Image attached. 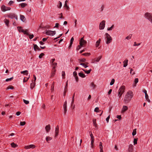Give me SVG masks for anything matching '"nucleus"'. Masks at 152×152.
<instances>
[{"label": "nucleus", "instance_id": "f257e3e1", "mask_svg": "<svg viewBox=\"0 0 152 152\" xmlns=\"http://www.w3.org/2000/svg\"><path fill=\"white\" fill-rule=\"evenodd\" d=\"M133 96V92L131 91H129L125 95L124 98V101L126 104L129 102Z\"/></svg>", "mask_w": 152, "mask_h": 152}, {"label": "nucleus", "instance_id": "f03ea898", "mask_svg": "<svg viewBox=\"0 0 152 152\" xmlns=\"http://www.w3.org/2000/svg\"><path fill=\"white\" fill-rule=\"evenodd\" d=\"M144 17L145 19L152 23V13L148 12H146L144 14Z\"/></svg>", "mask_w": 152, "mask_h": 152}, {"label": "nucleus", "instance_id": "7ed1b4c3", "mask_svg": "<svg viewBox=\"0 0 152 152\" xmlns=\"http://www.w3.org/2000/svg\"><path fill=\"white\" fill-rule=\"evenodd\" d=\"M105 39L106 43L108 44L111 42L112 38L108 34L106 33L105 35Z\"/></svg>", "mask_w": 152, "mask_h": 152}, {"label": "nucleus", "instance_id": "20e7f679", "mask_svg": "<svg viewBox=\"0 0 152 152\" xmlns=\"http://www.w3.org/2000/svg\"><path fill=\"white\" fill-rule=\"evenodd\" d=\"M87 41L84 40L83 38H82L80 41V45L81 47H84L87 44Z\"/></svg>", "mask_w": 152, "mask_h": 152}, {"label": "nucleus", "instance_id": "39448f33", "mask_svg": "<svg viewBox=\"0 0 152 152\" xmlns=\"http://www.w3.org/2000/svg\"><path fill=\"white\" fill-rule=\"evenodd\" d=\"M17 28L19 32H23L24 34L27 35H29V33L27 32V31H28V29H25L24 31L23 29H22V28L21 27H18Z\"/></svg>", "mask_w": 152, "mask_h": 152}, {"label": "nucleus", "instance_id": "423d86ee", "mask_svg": "<svg viewBox=\"0 0 152 152\" xmlns=\"http://www.w3.org/2000/svg\"><path fill=\"white\" fill-rule=\"evenodd\" d=\"M105 21L104 20H102L100 23L99 25V29L100 30L103 29L105 26Z\"/></svg>", "mask_w": 152, "mask_h": 152}, {"label": "nucleus", "instance_id": "0eeeda50", "mask_svg": "<svg viewBox=\"0 0 152 152\" xmlns=\"http://www.w3.org/2000/svg\"><path fill=\"white\" fill-rule=\"evenodd\" d=\"M45 34L47 35L53 36L56 34V31H52L51 30H48L46 31Z\"/></svg>", "mask_w": 152, "mask_h": 152}, {"label": "nucleus", "instance_id": "6e6552de", "mask_svg": "<svg viewBox=\"0 0 152 152\" xmlns=\"http://www.w3.org/2000/svg\"><path fill=\"white\" fill-rule=\"evenodd\" d=\"M1 10L3 12H5L7 10H10L11 9V8L10 7H7L4 5H3L1 7Z\"/></svg>", "mask_w": 152, "mask_h": 152}, {"label": "nucleus", "instance_id": "1a4fd4ad", "mask_svg": "<svg viewBox=\"0 0 152 152\" xmlns=\"http://www.w3.org/2000/svg\"><path fill=\"white\" fill-rule=\"evenodd\" d=\"M75 96V93H74L72 96V99L71 103V106L72 107V109H73L75 107V105L74 104V97Z\"/></svg>", "mask_w": 152, "mask_h": 152}, {"label": "nucleus", "instance_id": "9d476101", "mask_svg": "<svg viewBox=\"0 0 152 152\" xmlns=\"http://www.w3.org/2000/svg\"><path fill=\"white\" fill-rule=\"evenodd\" d=\"M125 87L124 86H122L119 89L118 91L122 94H123L125 91Z\"/></svg>", "mask_w": 152, "mask_h": 152}, {"label": "nucleus", "instance_id": "9b49d317", "mask_svg": "<svg viewBox=\"0 0 152 152\" xmlns=\"http://www.w3.org/2000/svg\"><path fill=\"white\" fill-rule=\"evenodd\" d=\"M102 58L101 56H99L96 59H93L92 60V63H94L95 62H98L100 59H101Z\"/></svg>", "mask_w": 152, "mask_h": 152}, {"label": "nucleus", "instance_id": "f8f14e48", "mask_svg": "<svg viewBox=\"0 0 152 152\" xmlns=\"http://www.w3.org/2000/svg\"><path fill=\"white\" fill-rule=\"evenodd\" d=\"M35 146L34 145H27V146H25V148L26 149H28L30 148H35Z\"/></svg>", "mask_w": 152, "mask_h": 152}, {"label": "nucleus", "instance_id": "ddd939ff", "mask_svg": "<svg viewBox=\"0 0 152 152\" xmlns=\"http://www.w3.org/2000/svg\"><path fill=\"white\" fill-rule=\"evenodd\" d=\"M59 133V127L58 126H57L55 128V137H56L58 136Z\"/></svg>", "mask_w": 152, "mask_h": 152}, {"label": "nucleus", "instance_id": "4468645a", "mask_svg": "<svg viewBox=\"0 0 152 152\" xmlns=\"http://www.w3.org/2000/svg\"><path fill=\"white\" fill-rule=\"evenodd\" d=\"M68 81L67 80L66 82V85L65 87L64 91V96H65L66 95V93L67 91V88L68 86Z\"/></svg>", "mask_w": 152, "mask_h": 152}, {"label": "nucleus", "instance_id": "2eb2a0df", "mask_svg": "<svg viewBox=\"0 0 152 152\" xmlns=\"http://www.w3.org/2000/svg\"><path fill=\"white\" fill-rule=\"evenodd\" d=\"M133 149V145L132 144L129 145L128 148L129 152H132Z\"/></svg>", "mask_w": 152, "mask_h": 152}, {"label": "nucleus", "instance_id": "dca6fc26", "mask_svg": "<svg viewBox=\"0 0 152 152\" xmlns=\"http://www.w3.org/2000/svg\"><path fill=\"white\" fill-rule=\"evenodd\" d=\"M16 15L14 13H9L8 15V17L9 18H10L11 19H13L15 18Z\"/></svg>", "mask_w": 152, "mask_h": 152}, {"label": "nucleus", "instance_id": "f3484780", "mask_svg": "<svg viewBox=\"0 0 152 152\" xmlns=\"http://www.w3.org/2000/svg\"><path fill=\"white\" fill-rule=\"evenodd\" d=\"M90 86L92 88V89H95L97 86L93 82H92L91 83Z\"/></svg>", "mask_w": 152, "mask_h": 152}, {"label": "nucleus", "instance_id": "a211bd4d", "mask_svg": "<svg viewBox=\"0 0 152 152\" xmlns=\"http://www.w3.org/2000/svg\"><path fill=\"white\" fill-rule=\"evenodd\" d=\"M56 70L55 69V67H53V69L52 70V73L51 74V77H52L54 76Z\"/></svg>", "mask_w": 152, "mask_h": 152}, {"label": "nucleus", "instance_id": "6ab92c4d", "mask_svg": "<svg viewBox=\"0 0 152 152\" xmlns=\"http://www.w3.org/2000/svg\"><path fill=\"white\" fill-rule=\"evenodd\" d=\"M45 129L47 132H48L50 129V126L49 124L46 126Z\"/></svg>", "mask_w": 152, "mask_h": 152}, {"label": "nucleus", "instance_id": "aec40b11", "mask_svg": "<svg viewBox=\"0 0 152 152\" xmlns=\"http://www.w3.org/2000/svg\"><path fill=\"white\" fill-rule=\"evenodd\" d=\"M128 109V107L126 106H124L122 110V113H124Z\"/></svg>", "mask_w": 152, "mask_h": 152}, {"label": "nucleus", "instance_id": "412c9836", "mask_svg": "<svg viewBox=\"0 0 152 152\" xmlns=\"http://www.w3.org/2000/svg\"><path fill=\"white\" fill-rule=\"evenodd\" d=\"M74 38H73V37H72L71 39V40H70V44H69V46L68 47V48H69V49H70L73 43V42L74 41Z\"/></svg>", "mask_w": 152, "mask_h": 152}, {"label": "nucleus", "instance_id": "4be33fe9", "mask_svg": "<svg viewBox=\"0 0 152 152\" xmlns=\"http://www.w3.org/2000/svg\"><path fill=\"white\" fill-rule=\"evenodd\" d=\"M20 19L23 22H24L26 20L25 16L24 15H20Z\"/></svg>", "mask_w": 152, "mask_h": 152}, {"label": "nucleus", "instance_id": "5701e85b", "mask_svg": "<svg viewBox=\"0 0 152 152\" xmlns=\"http://www.w3.org/2000/svg\"><path fill=\"white\" fill-rule=\"evenodd\" d=\"M128 62V60L127 59L125 60V61L123 62L124 67H126L127 66Z\"/></svg>", "mask_w": 152, "mask_h": 152}, {"label": "nucleus", "instance_id": "b1692460", "mask_svg": "<svg viewBox=\"0 0 152 152\" xmlns=\"http://www.w3.org/2000/svg\"><path fill=\"white\" fill-rule=\"evenodd\" d=\"M34 50L36 51L37 50H41L39 48V47L37 46V45L36 44H34Z\"/></svg>", "mask_w": 152, "mask_h": 152}, {"label": "nucleus", "instance_id": "393cba45", "mask_svg": "<svg viewBox=\"0 0 152 152\" xmlns=\"http://www.w3.org/2000/svg\"><path fill=\"white\" fill-rule=\"evenodd\" d=\"M91 147L92 148H93L94 145V137H91Z\"/></svg>", "mask_w": 152, "mask_h": 152}, {"label": "nucleus", "instance_id": "a878e982", "mask_svg": "<svg viewBox=\"0 0 152 152\" xmlns=\"http://www.w3.org/2000/svg\"><path fill=\"white\" fill-rule=\"evenodd\" d=\"M4 23H5L6 25H7V26H8V25L9 23V21L8 20L6 19H5L4 20Z\"/></svg>", "mask_w": 152, "mask_h": 152}, {"label": "nucleus", "instance_id": "bb28decb", "mask_svg": "<svg viewBox=\"0 0 152 152\" xmlns=\"http://www.w3.org/2000/svg\"><path fill=\"white\" fill-rule=\"evenodd\" d=\"M101 41V39H99L98 40H97L96 43V47H98L99 45V44L100 43Z\"/></svg>", "mask_w": 152, "mask_h": 152}, {"label": "nucleus", "instance_id": "cd10ccee", "mask_svg": "<svg viewBox=\"0 0 152 152\" xmlns=\"http://www.w3.org/2000/svg\"><path fill=\"white\" fill-rule=\"evenodd\" d=\"M138 82V79L137 78H135L134 80V87L136 86V84Z\"/></svg>", "mask_w": 152, "mask_h": 152}, {"label": "nucleus", "instance_id": "c85d7f7f", "mask_svg": "<svg viewBox=\"0 0 152 152\" xmlns=\"http://www.w3.org/2000/svg\"><path fill=\"white\" fill-rule=\"evenodd\" d=\"M145 98L146 100H147V101L148 102H150V100L149 99V98H148L149 96H148V94H145Z\"/></svg>", "mask_w": 152, "mask_h": 152}, {"label": "nucleus", "instance_id": "c756f323", "mask_svg": "<svg viewBox=\"0 0 152 152\" xmlns=\"http://www.w3.org/2000/svg\"><path fill=\"white\" fill-rule=\"evenodd\" d=\"M78 75L80 77L82 78H84L86 77V75L84 74L81 72L79 73Z\"/></svg>", "mask_w": 152, "mask_h": 152}, {"label": "nucleus", "instance_id": "7c9ffc66", "mask_svg": "<svg viewBox=\"0 0 152 152\" xmlns=\"http://www.w3.org/2000/svg\"><path fill=\"white\" fill-rule=\"evenodd\" d=\"M35 83L34 82V83H32L30 84V88L31 89H33L35 86Z\"/></svg>", "mask_w": 152, "mask_h": 152}, {"label": "nucleus", "instance_id": "2f4dec72", "mask_svg": "<svg viewBox=\"0 0 152 152\" xmlns=\"http://www.w3.org/2000/svg\"><path fill=\"white\" fill-rule=\"evenodd\" d=\"M83 70L86 73L88 74L90 73L91 71V69H90L88 71H87V70L84 69H83Z\"/></svg>", "mask_w": 152, "mask_h": 152}, {"label": "nucleus", "instance_id": "473e14b6", "mask_svg": "<svg viewBox=\"0 0 152 152\" xmlns=\"http://www.w3.org/2000/svg\"><path fill=\"white\" fill-rule=\"evenodd\" d=\"M19 5L22 8H23L26 7L27 5V4L26 3H22L20 4Z\"/></svg>", "mask_w": 152, "mask_h": 152}, {"label": "nucleus", "instance_id": "72a5a7b5", "mask_svg": "<svg viewBox=\"0 0 152 152\" xmlns=\"http://www.w3.org/2000/svg\"><path fill=\"white\" fill-rule=\"evenodd\" d=\"M52 139V138L49 137H47L46 138V140L47 142H48L49 141L51 140Z\"/></svg>", "mask_w": 152, "mask_h": 152}, {"label": "nucleus", "instance_id": "f704fd0d", "mask_svg": "<svg viewBox=\"0 0 152 152\" xmlns=\"http://www.w3.org/2000/svg\"><path fill=\"white\" fill-rule=\"evenodd\" d=\"M54 83L53 82L51 86V92H53L54 91Z\"/></svg>", "mask_w": 152, "mask_h": 152}, {"label": "nucleus", "instance_id": "c9c22d12", "mask_svg": "<svg viewBox=\"0 0 152 152\" xmlns=\"http://www.w3.org/2000/svg\"><path fill=\"white\" fill-rule=\"evenodd\" d=\"M30 77V76H29V77H24V78L23 80V82H26L29 79Z\"/></svg>", "mask_w": 152, "mask_h": 152}, {"label": "nucleus", "instance_id": "e433bc0d", "mask_svg": "<svg viewBox=\"0 0 152 152\" xmlns=\"http://www.w3.org/2000/svg\"><path fill=\"white\" fill-rule=\"evenodd\" d=\"M11 145L13 148H15L18 146L16 144H15L14 142L12 143L11 144Z\"/></svg>", "mask_w": 152, "mask_h": 152}, {"label": "nucleus", "instance_id": "4c0bfd02", "mask_svg": "<svg viewBox=\"0 0 152 152\" xmlns=\"http://www.w3.org/2000/svg\"><path fill=\"white\" fill-rule=\"evenodd\" d=\"M136 134V129H135L133 130V132L132 133V134L133 136H134Z\"/></svg>", "mask_w": 152, "mask_h": 152}, {"label": "nucleus", "instance_id": "58836bf2", "mask_svg": "<svg viewBox=\"0 0 152 152\" xmlns=\"http://www.w3.org/2000/svg\"><path fill=\"white\" fill-rule=\"evenodd\" d=\"M93 124H94V126H95V127H96V119H94L93 121Z\"/></svg>", "mask_w": 152, "mask_h": 152}, {"label": "nucleus", "instance_id": "ea45409f", "mask_svg": "<svg viewBox=\"0 0 152 152\" xmlns=\"http://www.w3.org/2000/svg\"><path fill=\"white\" fill-rule=\"evenodd\" d=\"M80 65H82L83 67L85 68H86L88 67V66L86 64L83 63H80Z\"/></svg>", "mask_w": 152, "mask_h": 152}, {"label": "nucleus", "instance_id": "a19ab883", "mask_svg": "<svg viewBox=\"0 0 152 152\" xmlns=\"http://www.w3.org/2000/svg\"><path fill=\"white\" fill-rule=\"evenodd\" d=\"M132 36V34H130L128 36L126 37V39H127L129 40L131 38Z\"/></svg>", "mask_w": 152, "mask_h": 152}, {"label": "nucleus", "instance_id": "79ce46f5", "mask_svg": "<svg viewBox=\"0 0 152 152\" xmlns=\"http://www.w3.org/2000/svg\"><path fill=\"white\" fill-rule=\"evenodd\" d=\"M115 82V80L114 79H112L110 83V85H113Z\"/></svg>", "mask_w": 152, "mask_h": 152}, {"label": "nucleus", "instance_id": "37998d69", "mask_svg": "<svg viewBox=\"0 0 152 152\" xmlns=\"http://www.w3.org/2000/svg\"><path fill=\"white\" fill-rule=\"evenodd\" d=\"M28 71L27 70H25L23 71H21L20 73L21 74H24L26 73V75H28Z\"/></svg>", "mask_w": 152, "mask_h": 152}, {"label": "nucleus", "instance_id": "c03bdc74", "mask_svg": "<svg viewBox=\"0 0 152 152\" xmlns=\"http://www.w3.org/2000/svg\"><path fill=\"white\" fill-rule=\"evenodd\" d=\"M79 60L80 61V62H84L86 61V60L85 58H82L81 59H79Z\"/></svg>", "mask_w": 152, "mask_h": 152}, {"label": "nucleus", "instance_id": "a18cd8bd", "mask_svg": "<svg viewBox=\"0 0 152 152\" xmlns=\"http://www.w3.org/2000/svg\"><path fill=\"white\" fill-rule=\"evenodd\" d=\"M137 138H134V144L135 145L137 144Z\"/></svg>", "mask_w": 152, "mask_h": 152}, {"label": "nucleus", "instance_id": "49530a36", "mask_svg": "<svg viewBox=\"0 0 152 152\" xmlns=\"http://www.w3.org/2000/svg\"><path fill=\"white\" fill-rule=\"evenodd\" d=\"M104 5H102L100 8L99 9L100 11L101 12L103 11L104 9Z\"/></svg>", "mask_w": 152, "mask_h": 152}, {"label": "nucleus", "instance_id": "de8ad7c7", "mask_svg": "<svg viewBox=\"0 0 152 152\" xmlns=\"http://www.w3.org/2000/svg\"><path fill=\"white\" fill-rule=\"evenodd\" d=\"M114 26V25H112V26L110 27L107 28V30L108 31H110V30H112Z\"/></svg>", "mask_w": 152, "mask_h": 152}, {"label": "nucleus", "instance_id": "09e8293b", "mask_svg": "<svg viewBox=\"0 0 152 152\" xmlns=\"http://www.w3.org/2000/svg\"><path fill=\"white\" fill-rule=\"evenodd\" d=\"M23 101L24 103L26 104H28L29 103V102L28 101L24 99H23Z\"/></svg>", "mask_w": 152, "mask_h": 152}, {"label": "nucleus", "instance_id": "8fccbe9b", "mask_svg": "<svg viewBox=\"0 0 152 152\" xmlns=\"http://www.w3.org/2000/svg\"><path fill=\"white\" fill-rule=\"evenodd\" d=\"M13 79V77H12L11 78H8L6 79V81L7 82H8L9 81H11Z\"/></svg>", "mask_w": 152, "mask_h": 152}, {"label": "nucleus", "instance_id": "3c124183", "mask_svg": "<svg viewBox=\"0 0 152 152\" xmlns=\"http://www.w3.org/2000/svg\"><path fill=\"white\" fill-rule=\"evenodd\" d=\"M99 148L100 150V152H103L102 145H99Z\"/></svg>", "mask_w": 152, "mask_h": 152}, {"label": "nucleus", "instance_id": "603ef678", "mask_svg": "<svg viewBox=\"0 0 152 152\" xmlns=\"http://www.w3.org/2000/svg\"><path fill=\"white\" fill-rule=\"evenodd\" d=\"M26 124V122L25 121H21L20 122V125L21 126H24Z\"/></svg>", "mask_w": 152, "mask_h": 152}, {"label": "nucleus", "instance_id": "864d4df0", "mask_svg": "<svg viewBox=\"0 0 152 152\" xmlns=\"http://www.w3.org/2000/svg\"><path fill=\"white\" fill-rule=\"evenodd\" d=\"M99 108L98 107H96L95 108L94 111L95 112L98 113L99 112Z\"/></svg>", "mask_w": 152, "mask_h": 152}, {"label": "nucleus", "instance_id": "5fc2aeb1", "mask_svg": "<svg viewBox=\"0 0 152 152\" xmlns=\"http://www.w3.org/2000/svg\"><path fill=\"white\" fill-rule=\"evenodd\" d=\"M140 45V43H138L137 44L136 43V42H134V44L133 45V46H138L139 45Z\"/></svg>", "mask_w": 152, "mask_h": 152}, {"label": "nucleus", "instance_id": "6e6d98bb", "mask_svg": "<svg viewBox=\"0 0 152 152\" xmlns=\"http://www.w3.org/2000/svg\"><path fill=\"white\" fill-rule=\"evenodd\" d=\"M28 35L29 36V38L30 39H31L32 38H33L34 37V36L33 34H32L31 35H30L29 34V35Z\"/></svg>", "mask_w": 152, "mask_h": 152}, {"label": "nucleus", "instance_id": "4d7b16f0", "mask_svg": "<svg viewBox=\"0 0 152 152\" xmlns=\"http://www.w3.org/2000/svg\"><path fill=\"white\" fill-rule=\"evenodd\" d=\"M14 88V87L13 86H9L7 88V89H13Z\"/></svg>", "mask_w": 152, "mask_h": 152}, {"label": "nucleus", "instance_id": "13d9d810", "mask_svg": "<svg viewBox=\"0 0 152 152\" xmlns=\"http://www.w3.org/2000/svg\"><path fill=\"white\" fill-rule=\"evenodd\" d=\"M59 6H58V8H61L62 6V3L60 1H59Z\"/></svg>", "mask_w": 152, "mask_h": 152}, {"label": "nucleus", "instance_id": "bf43d9fd", "mask_svg": "<svg viewBox=\"0 0 152 152\" xmlns=\"http://www.w3.org/2000/svg\"><path fill=\"white\" fill-rule=\"evenodd\" d=\"M14 3V1H10L9 2V3H8V4L9 5L11 6L12 4H13Z\"/></svg>", "mask_w": 152, "mask_h": 152}, {"label": "nucleus", "instance_id": "052dcab7", "mask_svg": "<svg viewBox=\"0 0 152 152\" xmlns=\"http://www.w3.org/2000/svg\"><path fill=\"white\" fill-rule=\"evenodd\" d=\"M64 7L66 8V9L67 10H69V6H68L67 4H64Z\"/></svg>", "mask_w": 152, "mask_h": 152}, {"label": "nucleus", "instance_id": "680f3d73", "mask_svg": "<svg viewBox=\"0 0 152 152\" xmlns=\"http://www.w3.org/2000/svg\"><path fill=\"white\" fill-rule=\"evenodd\" d=\"M44 54L43 53H41L39 56V58H41L42 57L44 56Z\"/></svg>", "mask_w": 152, "mask_h": 152}, {"label": "nucleus", "instance_id": "e2e57ef3", "mask_svg": "<svg viewBox=\"0 0 152 152\" xmlns=\"http://www.w3.org/2000/svg\"><path fill=\"white\" fill-rule=\"evenodd\" d=\"M118 96H119V98H121L123 94L119 92V91L118 92Z\"/></svg>", "mask_w": 152, "mask_h": 152}, {"label": "nucleus", "instance_id": "0e129e2a", "mask_svg": "<svg viewBox=\"0 0 152 152\" xmlns=\"http://www.w3.org/2000/svg\"><path fill=\"white\" fill-rule=\"evenodd\" d=\"M52 64L53 66V67H55V68H56V66L57 65V63H52Z\"/></svg>", "mask_w": 152, "mask_h": 152}, {"label": "nucleus", "instance_id": "69168bd1", "mask_svg": "<svg viewBox=\"0 0 152 152\" xmlns=\"http://www.w3.org/2000/svg\"><path fill=\"white\" fill-rule=\"evenodd\" d=\"M110 118V115H109L108 117L106 118V121L107 122V123L109 122V119Z\"/></svg>", "mask_w": 152, "mask_h": 152}, {"label": "nucleus", "instance_id": "338daca9", "mask_svg": "<svg viewBox=\"0 0 152 152\" xmlns=\"http://www.w3.org/2000/svg\"><path fill=\"white\" fill-rule=\"evenodd\" d=\"M73 75L74 77L77 76V72L75 71L73 73Z\"/></svg>", "mask_w": 152, "mask_h": 152}, {"label": "nucleus", "instance_id": "774afa93", "mask_svg": "<svg viewBox=\"0 0 152 152\" xmlns=\"http://www.w3.org/2000/svg\"><path fill=\"white\" fill-rule=\"evenodd\" d=\"M59 24L58 23H56L55 24V26L54 27V28H58V27Z\"/></svg>", "mask_w": 152, "mask_h": 152}]
</instances>
